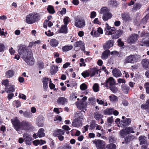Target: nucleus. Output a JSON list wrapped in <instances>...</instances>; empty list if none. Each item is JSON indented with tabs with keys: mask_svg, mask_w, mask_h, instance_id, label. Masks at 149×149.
<instances>
[{
	"mask_svg": "<svg viewBox=\"0 0 149 149\" xmlns=\"http://www.w3.org/2000/svg\"><path fill=\"white\" fill-rule=\"evenodd\" d=\"M11 123L14 128L18 132L22 130H28L31 127V124L26 121L20 122L17 118L11 120Z\"/></svg>",
	"mask_w": 149,
	"mask_h": 149,
	"instance_id": "1",
	"label": "nucleus"
},
{
	"mask_svg": "<svg viewBox=\"0 0 149 149\" xmlns=\"http://www.w3.org/2000/svg\"><path fill=\"white\" fill-rule=\"evenodd\" d=\"M40 15L39 14L31 13L26 16V21L28 24H32L40 19Z\"/></svg>",
	"mask_w": 149,
	"mask_h": 149,
	"instance_id": "2",
	"label": "nucleus"
},
{
	"mask_svg": "<svg viewBox=\"0 0 149 149\" xmlns=\"http://www.w3.org/2000/svg\"><path fill=\"white\" fill-rule=\"evenodd\" d=\"M75 26L79 28H83L86 25V22L84 19L77 17L75 19Z\"/></svg>",
	"mask_w": 149,
	"mask_h": 149,
	"instance_id": "3",
	"label": "nucleus"
},
{
	"mask_svg": "<svg viewBox=\"0 0 149 149\" xmlns=\"http://www.w3.org/2000/svg\"><path fill=\"white\" fill-rule=\"evenodd\" d=\"M97 149H103L105 145V142L100 139H95L93 141Z\"/></svg>",
	"mask_w": 149,
	"mask_h": 149,
	"instance_id": "4",
	"label": "nucleus"
},
{
	"mask_svg": "<svg viewBox=\"0 0 149 149\" xmlns=\"http://www.w3.org/2000/svg\"><path fill=\"white\" fill-rule=\"evenodd\" d=\"M141 58L139 56H127L125 60V63H134L139 61Z\"/></svg>",
	"mask_w": 149,
	"mask_h": 149,
	"instance_id": "5",
	"label": "nucleus"
},
{
	"mask_svg": "<svg viewBox=\"0 0 149 149\" xmlns=\"http://www.w3.org/2000/svg\"><path fill=\"white\" fill-rule=\"evenodd\" d=\"M22 58L29 65L32 66L34 63V59L33 56H22Z\"/></svg>",
	"mask_w": 149,
	"mask_h": 149,
	"instance_id": "6",
	"label": "nucleus"
},
{
	"mask_svg": "<svg viewBox=\"0 0 149 149\" xmlns=\"http://www.w3.org/2000/svg\"><path fill=\"white\" fill-rule=\"evenodd\" d=\"M23 137L27 145H30L32 140L31 135L28 133L25 132L23 134Z\"/></svg>",
	"mask_w": 149,
	"mask_h": 149,
	"instance_id": "7",
	"label": "nucleus"
},
{
	"mask_svg": "<svg viewBox=\"0 0 149 149\" xmlns=\"http://www.w3.org/2000/svg\"><path fill=\"white\" fill-rule=\"evenodd\" d=\"M138 35L136 34H133L129 37L127 42L130 44H134L138 40Z\"/></svg>",
	"mask_w": 149,
	"mask_h": 149,
	"instance_id": "8",
	"label": "nucleus"
},
{
	"mask_svg": "<svg viewBox=\"0 0 149 149\" xmlns=\"http://www.w3.org/2000/svg\"><path fill=\"white\" fill-rule=\"evenodd\" d=\"M18 52L19 55H23L26 53L27 47L25 45H20L17 46Z\"/></svg>",
	"mask_w": 149,
	"mask_h": 149,
	"instance_id": "9",
	"label": "nucleus"
},
{
	"mask_svg": "<svg viewBox=\"0 0 149 149\" xmlns=\"http://www.w3.org/2000/svg\"><path fill=\"white\" fill-rule=\"evenodd\" d=\"M72 125L73 127L78 128L82 126V121L78 118H75L74 120L72 123Z\"/></svg>",
	"mask_w": 149,
	"mask_h": 149,
	"instance_id": "10",
	"label": "nucleus"
},
{
	"mask_svg": "<svg viewBox=\"0 0 149 149\" xmlns=\"http://www.w3.org/2000/svg\"><path fill=\"white\" fill-rule=\"evenodd\" d=\"M110 54L111 55L115 56H117L118 55V53L116 51L112 52L110 53V51L109 50L105 51L102 54V56H109Z\"/></svg>",
	"mask_w": 149,
	"mask_h": 149,
	"instance_id": "11",
	"label": "nucleus"
},
{
	"mask_svg": "<svg viewBox=\"0 0 149 149\" xmlns=\"http://www.w3.org/2000/svg\"><path fill=\"white\" fill-rule=\"evenodd\" d=\"M87 99V97L86 96H85L82 99V101L83 102L82 104L80 105H77V107L78 108L80 109H85H85L87 106L86 102H85L84 101L86 100Z\"/></svg>",
	"mask_w": 149,
	"mask_h": 149,
	"instance_id": "12",
	"label": "nucleus"
},
{
	"mask_svg": "<svg viewBox=\"0 0 149 149\" xmlns=\"http://www.w3.org/2000/svg\"><path fill=\"white\" fill-rule=\"evenodd\" d=\"M139 140L140 142V145H144L148 146V144L147 143V139L144 136H140L139 138Z\"/></svg>",
	"mask_w": 149,
	"mask_h": 149,
	"instance_id": "13",
	"label": "nucleus"
},
{
	"mask_svg": "<svg viewBox=\"0 0 149 149\" xmlns=\"http://www.w3.org/2000/svg\"><path fill=\"white\" fill-rule=\"evenodd\" d=\"M115 83L114 79L112 77H110L107 79L105 84L107 87H110L112 85H114Z\"/></svg>",
	"mask_w": 149,
	"mask_h": 149,
	"instance_id": "14",
	"label": "nucleus"
},
{
	"mask_svg": "<svg viewBox=\"0 0 149 149\" xmlns=\"http://www.w3.org/2000/svg\"><path fill=\"white\" fill-rule=\"evenodd\" d=\"M131 121V119L128 118H126L124 121L123 120H122L120 122V126L122 127L129 125L130 124Z\"/></svg>",
	"mask_w": 149,
	"mask_h": 149,
	"instance_id": "15",
	"label": "nucleus"
},
{
	"mask_svg": "<svg viewBox=\"0 0 149 149\" xmlns=\"http://www.w3.org/2000/svg\"><path fill=\"white\" fill-rule=\"evenodd\" d=\"M99 72H101L100 70V69H98L96 68H91L90 69V70H89L90 76L91 77L94 76L97 74H98Z\"/></svg>",
	"mask_w": 149,
	"mask_h": 149,
	"instance_id": "16",
	"label": "nucleus"
},
{
	"mask_svg": "<svg viewBox=\"0 0 149 149\" xmlns=\"http://www.w3.org/2000/svg\"><path fill=\"white\" fill-rule=\"evenodd\" d=\"M84 45V43L83 42L81 41H79L75 42L74 46L75 47H79L81 49L84 50H85Z\"/></svg>",
	"mask_w": 149,
	"mask_h": 149,
	"instance_id": "17",
	"label": "nucleus"
},
{
	"mask_svg": "<svg viewBox=\"0 0 149 149\" xmlns=\"http://www.w3.org/2000/svg\"><path fill=\"white\" fill-rule=\"evenodd\" d=\"M15 86L13 85L10 84L8 85L5 88V91L7 93H9L10 92H14L15 90Z\"/></svg>",
	"mask_w": 149,
	"mask_h": 149,
	"instance_id": "18",
	"label": "nucleus"
},
{
	"mask_svg": "<svg viewBox=\"0 0 149 149\" xmlns=\"http://www.w3.org/2000/svg\"><path fill=\"white\" fill-rule=\"evenodd\" d=\"M57 102L59 104L64 105L67 102V100L64 97H60L58 99Z\"/></svg>",
	"mask_w": 149,
	"mask_h": 149,
	"instance_id": "19",
	"label": "nucleus"
},
{
	"mask_svg": "<svg viewBox=\"0 0 149 149\" xmlns=\"http://www.w3.org/2000/svg\"><path fill=\"white\" fill-rule=\"evenodd\" d=\"M141 63L144 68L147 69L149 68V60L148 59H143L141 61Z\"/></svg>",
	"mask_w": 149,
	"mask_h": 149,
	"instance_id": "20",
	"label": "nucleus"
},
{
	"mask_svg": "<svg viewBox=\"0 0 149 149\" xmlns=\"http://www.w3.org/2000/svg\"><path fill=\"white\" fill-rule=\"evenodd\" d=\"M122 19L125 22L129 21L131 20V18L128 13H124L121 15Z\"/></svg>",
	"mask_w": 149,
	"mask_h": 149,
	"instance_id": "21",
	"label": "nucleus"
},
{
	"mask_svg": "<svg viewBox=\"0 0 149 149\" xmlns=\"http://www.w3.org/2000/svg\"><path fill=\"white\" fill-rule=\"evenodd\" d=\"M123 33V31L122 30H118L115 32V34L112 36V38L113 39H117L121 36Z\"/></svg>",
	"mask_w": 149,
	"mask_h": 149,
	"instance_id": "22",
	"label": "nucleus"
},
{
	"mask_svg": "<svg viewBox=\"0 0 149 149\" xmlns=\"http://www.w3.org/2000/svg\"><path fill=\"white\" fill-rule=\"evenodd\" d=\"M113 42L112 40H110L107 41L106 43L103 45L104 49H109L113 45Z\"/></svg>",
	"mask_w": 149,
	"mask_h": 149,
	"instance_id": "23",
	"label": "nucleus"
},
{
	"mask_svg": "<svg viewBox=\"0 0 149 149\" xmlns=\"http://www.w3.org/2000/svg\"><path fill=\"white\" fill-rule=\"evenodd\" d=\"M112 16V15L110 13H107L103 14L102 19L104 21H107L109 19H110Z\"/></svg>",
	"mask_w": 149,
	"mask_h": 149,
	"instance_id": "24",
	"label": "nucleus"
},
{
	"mask_svg": "<svg viewBox=\"0 0 149 149\" xmlns=\"http://www.w3.org/2000/svg\"><path fill=\"white\" fill-rule=\"evenodd\" d=\"M113 75L115 77H120L122 73L118 69L115 68L112 71Z\"/></svg>",
	"mask_w": 149,
	"mask_h": 149,
	"instance_id": "25",
	"label": "nucleus"
},
{
	"mask_svg": "<svg viewBox=\"0 0 149 149\" xmlns=\"http://www.w3.org/2000/svg\"><path fill=\"white\" fill-rule=\"evenodd\" d=\"M59 43L58 41L55 39H52L50 40L49 44L51 46L53 47H57Z\"/></svg>",
	"mask_w": 149,
	"mask_h": 149,
	"instance_id": "26",
	"label": "nucleus"
},
{
	"mask_svg": "<svg viewBox=\"0 0 149 149\" xmlns=\"http://www.w3.org/2000/svg\"><path fill=\"white\" fill-rule=\"evenodd\" d=\"M44 119L42 117L38 118L36 120L37 124V125L40 127H42L43 125Z\"/></svg>",
	"mask_w": 149,
	"mask_h": 149,
	"instance_id": "27",
	"label": "nucleus"
},
{
	"mask_svg": "<svg viewBox=\"0 0 149 149\" xmlns=\"http://www.w3.org/2000/svg\"><path fill=\"white\" fill-rule=\"evenodd\" d=\"M15 74L14 71L12 70H9L5 73V76L7 78H10L12 77Z\"/></svg>",
	"mask_w": 149,
	"mask_h": 149,
	"instance_id": "28",
	"label": "nucleus"
},
{
	"mask_svg": "<svg viewBox=\"0 0 149 149\" xmlns=\"http://www.w3.org/2000/svg\"><path fill=\"white\" fill-rule=\"evenodd\" d=\"M65 132L63 130L59 129L56 130L53 134V135L55 136H58L62 135L64 134Z\"/></svg>",
	"mask_w": 149,
	"mask_h": 149,
	"instance_id": "29",
	"label": "nucleus"
},
{
	"mask_svg": "<svg viewBox=\"0 0 149 149\" xmlns=\"http://www.w3.org/2000/svg\"><path fill=\"white\" fill-rule=\"evenodd\" d=\"M67 31V27L64 25L62 26L59 29V32L60 33H66L68 32Z\"/></svg>",
	"mask_w": 149,
	"mask_h": 149,
	"instance_id": "30",
	"label": "nucleus"
},
{
	"mask_svg": "<svg viewBox=\"0 0 149 149\" xmlns=\"http://www.w3.org/2000/svg\"><path fill=\"white\" fill-rule=\"evenodd\" d=\"M73 46L72 45H69L62 47V50L63 52H67L72 49Z\"/></svg>",
	"mask_w": 149,
	"mask_h": 149,
	"instance_id": "31",
	"label": "nucleus"
},
{
	"mask_svg": "<svg viewBox=\"0 0 149 149\" xmlns=\"http://www.w3.org/2000/svg\"><path fill=\"white\" fill-rule=\"evenodd\" d=\"M33 143L34 145L37 146L38 145H41L45 143V141L42 140H36L33 141Z\"/></svg>",
	"mask_w": 149,
	"mask_h": 149,
	"instance_id": "32",
	"label": "nucleus"
},
{
	"mask_svg": "<svg viewBox=\"0 0 149 149\" xmlns=\"http://www.w3.org/2000/svg\"><path fill=\"white\" fill-rule=\"evenodd\" d=\"M58 70V67L57 66L52 65L51 66L50 72L52 74H55Z\"/></svg>",
	"mask_w": 149,
	"mask_h": 149,
	"instance_id": "33",
	"label": "nucleus"
},
{
	"mask_svg": "<svg viewBox=\"0 0 149 149\" xmlns=\"http://www.w3.org/2000/svg\"><path fill=\"white\" fill-rule=\"evenodd\" d=\"M44 129L42 128H41L39 130L37 135L39 137H41L45 136V134L44 132Z\"/></svg>",
	"mask_w": 149,
	"mask_h": 149,
	"instance_id": "34",
	"label": "nucleus"
},
{
	"mask_svg": "<svg viewBox=\"0 0 149 149\" xmlns=\"http://www.w3.org/2000/svg\"><path fill=\"white\" fill-rule=\"evenodd\" d=\"M134 138V136L132 135H129L126 137L124 139V141L125 143H127L130 141L133 140Z\"/></svg>",
	"mask_w": 149,
	"mask_h": 149,
	"instance_id": "35",
	"label": "nucleus"
},
{
	"mask_svg": "<svg viewBox=\"0 0 149 149\" xmlns=\"http://www.w3.org/2000/svg\"><path fill=\"white\" fill-rule=\"evenodd\" d=\"M141 45L142 46H146L148 47L149 46V39H143L142 40Z\"/></svg>",
	"mask_w": 149,
	"mask_h": 149,
	"instance_id": "36",
	"label": "nucleus"
},
{
	"mask_svg": "<svg viewBox=\"0 0 149 149\" xmlns=\"http://www.w3.org/2000/svg\"><path fill=\"white\" fill-rule=\"evenodd\" d=\"M122 90L123 92L125 94H126L128 93L129 87L126 85H123L122 86Z\"/></svg>",
	"mask_w": 149,
	"mask_h": 149,
	"instance_id": "37",
	"label": "nucleus"
},
{
	"mask_svg": "<svg viewBox=\"0 0 149 149\" xmlns=\"http://www.w3.org/2000/svg\"><path fill=\"white\" fill-rule=\"evenodd\" d=\"M47 24L48 26L50 27L53 25V23L51 21H47V20L46 19L44 23V27L45 28H46L47 26Z\"/></svg>",
	"mask_w": 149,
	"mask_h": 149,
	"instance_id": "38",
	"label": "nucleus"
},
{
	"mask_svg": "<svg viewBox=\"0 0 149 149\" xmlns=\"http://www.w3.org/2000/svg\"><path fill=\"white\" fill-rule=\"evenodd\" d=\"M113 108L107 109L104 111V113L105 115H110L113 113Z\"/></svg>",
	"mask_w": 149,
	"mask_h": 149,
	"instance_id": "39",
	"label": "nucleus"
},
{
	"mask_svg": "<svg viewBox=\"0 0 149 149\" xmlns=\"http://www.w3.org/2000/svg\"><path fill=\"white\" fill-rule=\"evenodd\" d=\"M74 117L78 119H83V116L81 112L77 111L74 114Z\"/></svg>",
	"mask_w": 149,
	"mask_h": 149,
	"instance_id": "40",
	"label": "nucleus"
},
{
	"mask_svg": "<svg viewBox=\"0 0 149 149\" xmlns=\"http://www.w3.org/2000/svg\"><path fill=\"white\" fill-rule=\"evenodd\" d=\"M49 78H44L42 81L43 86L45 89L47 88L48 87V82L49 81Z\"/></svg>",
	"mask_w": 149,
	"mask_h": 149,
	"instance_id": "41",
	"label": "nucleus"
},
{
	"mask_svg": "<svg viewBox=\"0 0 149 149\" xmlns=\"http://www.w3.org/2000/svg\"><path fill=\"white\" fill-rule=\"evenodd\" d=\"M142 109H147L149 108V99L147 100L146 104H143L141 106Z\"/></svg>",
	"mask_w": 149,
	"mask_h": 149,
	"instance_id": "42",
	"label": "nucleus"
},
{
	"mask_svg": "<svg viewBox=\"0 0 149 149\" xmlns=\"http://www.w3.org/2000/svg\"><path fill=\"white\" fill-rule=\"evenodd\" d=\"M109 12V10L106 7H104L102 8L100 11L101 14H105Z\"/></svg>",
	"mask_w": 149,
	"mask_h": 149,
	"instance_id": "43",
	"label": "nucleus"
},
{
	"mask_svg": "<svg viewBox=\"0 0 149 149\" xmlns=\"http://www.w3.org/2000/svg\"><path fill=\"white\" fill-rule=\"evenodd\" d=\"M13 104L14 107L17 108L20 107L21 105V102L17 100L13 101Z\"/></svg>",
	"mask_w": 149,
	"mask_h": 149,
	"instance_id": "44",
	"label": "nucleus"
},
{
	"mask_svg": "<svg viewBox=\"0 0 149 149\" xmlns=\"http://www.w3.org/2000/svg\"><path fill=\"white\" fill-rule=\"evenodd\" d=\"M109 98L110 101L111 102H115L118 100L117 97L113 94L109 96Z\"/></svg>",
	"mask_w": 149,
	"mask_h": 149,
	"instance_id": "45",
	"label": "nucleus"
},
{
	"mask_svg": "<svg viewBox=\"0 0 149 149\" xmlns=\"http://www.w3.org/2000/svg\"><path fill=\"white\" fill-rule=\"evenodd\" d=\"M125 129L127 134L130 133H134V132L133 130V128L132 127H128L125 128Z\"/></svg>",
	"mask_w": 149,
	"mask_h": 149,
	"instance_id": "46",
	"label": "nucleus"
},
{
	"mask_svg": "<svg viewBox=\"0 0 149 149\" xmlns=\"http://www.w3.org/2000/svg\"><path fill=\"white\" fill-rule=\"evenodd\" d=\"M127 134L125 128L123 129L120 132V136L122 138H124L126 135Z\"/></svg>",
	"mask_w": 149,
	"mask_h": 149,
	"instance_id": "47",
	"label": "nucleus"
},
{
	"mask_svg": "<svg viewBox=\"0 0 149 149\" xmlns=\"http://www.w3.org/2000/svg\"><path fill=\"white\" fill-rule=\"evenodd\" d=\"M47 9L48 11L50 13L53 14L55 12L54 8L52 6H48Z\"/></svg>",
	"mask_w": 149,
	"mask_h": 149,
	"instance_id": "48",
	"label": "nucleus"
},
{
	"mask_svg": "<svg viewBox=\"0 0 149 149\" xmlns=\"http://www.w3.org/2000/svg\"><path fill=\"white\" fill-rule=\"evenodd\" d=\"M141 5L139 3H136L134 4L133 8H132L133 10H136L140 9L141 7Z\"/></svg>",
	"mask_w": 149,
	"mask_h": 149,
	"instance_id": "49",
	"label": "nucleus"
},
{
	"mask_svg": "<svg viewBox=\"0 0 149 149\" xmlns=\"http://www.w3.org/2000/svg\"><path fill=\"white\" fill-rule=\"evenodd\" d=\"M106 147L108 149H116V146L113 143H110L107 145Z\"/></svg>",
	"mask_w": 149,
	"mask_h": 149,
	"instance_id": "50",
	"label": "nucleus"
},
{
	"mask_svg": "<svg viewBox=\"0 0 149 149\" xmlns=\"http://www.w3.org/2000/svg\"><path fill=\"white\" fill-rule=\"evenodd\" d=\"M91 34L92 36H93L94 37H98L100 35V33H98L97 31L93 30L91 33Z\"/></svg>",
	"mask_w": 149,
	"mask_h": 149,
	"instance_id": "51",
	"label": "nucleus"
},
{
	"mask_svg": "<svg viewBox=\"0 0 149 149\" xmlns=\"http://www.w3.org/2000/svg\"><path fill=\"white\" fill-rule=\"evenodd\" d=\"M116 30L115 28L112 27L111 28V29L109 31H107L106 33V34L109 35H112L115 32Z\"/></svg>",
	"mask_w": 149,
	"mask_h": 149,
	"instance_id": "52",
	"label": "nucleus"
},
{
	"mask_svg": "<svg viewBox=\"0 0 149 149\" xmlns=\"http://www.w3.org/2000/svg\"><path fill=\"white\" fill-rule=\"evenodd\" d=\"M96 124L95 123V121H92L91 122L90 125V129L92 130L95 127Z\"/></svg>",
	"mask_w": 149,
	"mask_h": 149,
	"instance_id": "53",
	"label": "nucleus"
},
{
	"mask_svg": "<svg viewBox=\"0 0 149 149\" xmlns=\"http://www.w3.org/2000/svg\"><path fill=\"white\" fill-rule=\"evenodd\" d=\"M94 117L96 120H99L102 119L103 116L98 113H96L94 114Z\"/></svg>",
	"mask_w": 149,
	"mask_h": 149,
	"instance_id": "54",
	"label": "nucleus"
},
{
	"mask_svg": "<svg viewBox=\"0 0 149 149\" xmlns=\"http://www.w3.org/2000/svg\"><path fill=\"white\" fill-rule=\"evenodd\" d=\"M99 85L97 83L95 84L93 86V88L95 92H96L99 91Z\"/></svg>",
	"mask_w": 149,
	"mask_h": 149,
	"instance_id": "55",
	"label": "nucleus"
},
{
	"mask_svg": "<svg viewBox=\"0 0 149 149\" xmlns=\"http://www.w3.org/2000/svg\"><path fill=\"white\" fill-rule=\"evenodd\" d=\"M82 76L84 78L88 77L90 75L89 70H86L82 73Z\"/></svg>",
	"mask_w": 149,
	"mask_h": 149,
	"instance_id": "56",
	"label": "nucleus"
},
{
	"mask_svg": "<svg viewBox=\"0 0 149 149\" xmlns=\"http://www.w3.org/2000/svg\"><path fill=\"white\" fill-rule=\"evenodd\" d=\"M110 90L113 93H115L118 91V89L114 85L109 87Z\"/></svg>",
	"mask_w": 149,
	"mask_h": 149,
	"instance_id": "57",
	"label": "nucleus"
},
{
	"mask_svg": "<svg viewBox=\"0 0 149 149\" xmlns=\"http://www.w3.org/2000/svg\"><path fill=\"white\" fill-rule=\"evenodd\" d=\"M2 84L5 86V87L10 85L9 84V81L8 79L3 80L2 81Z\"/></svg>",
	"mask_w": 149,
	"mask_h": 149,
	"instance_id": "58",
	"label": "nucleus"
},
{
	"mask_svg": "<svg viewBox=\"0 0 149 149\" xmlns=\"http://www.w3.org/2000/svg\"><path fill=\"white\" fill-rule=\"evenodd\" d=\"M107 122L109 124L110 126H111V124L113 122V116L108 117L107 119Z\"/></svg>",
	"mask_w": 149,
	"mask_h": 149,
	"instance_id": "59",
	"label": "nucleus"
},
{
	"mask_svg": "<svg viewBox=\"0 0 149 149\" xmlns=\"http://www.w3.org/2000/svg\"><path fill=\"white\" fill-rule=\"evenodd\" d=\"M25 55L26 56H32L33 54L31 49H27L26 52V53H25Z\"/></svg>",
	"mask_w": 149,
	"mask_h": 149,
	"instance_id": "60",
	"label": "nucleus"
},
{
	"mask_svg": "<svg viewBox=\"0 0 149 149\" xmlns=\"http://www.w3.org/2000/svg\"><path fill=\"white\" fill-rule=\"evenodd\" d=\"M80 88L82 90H84L87 88V86L85 83L82 84L80 85Z\"/></svg>",
	"mask_w": 149,
	"mask_h": 149,
	"instance_id": "61",
	"label": "nucleus"
},
{
	"mask_svg": "<svg viewBox=\"0 0 149 149\" xmlns=\"http://www.w3.org/2000/svg\"><path fill=\"white\" fill-rule=\"evenodd\" d=\"M69 22V17H66L63 19V22L64 25L67 26Z\"/></svg>",
	"mask_w": 149,
	"mask_h": 149,
	"instance_id": "62",
	"label": "nucleus"
},
{
	"mask_svg": "<svg viewBox=\"0 0 149 149\" xmlns=\"http://www.w3.org/2000/svg\"><path fill=\"white\" fill-rule=\"evenodd\" d=\"M147 16H146L142 20L141 23L142 24H146L147 22L148 18H147Z\"/></svg>",
	"mask_w": 149,
	"mask_h": 149,
	"instance_id": "63",
	"label": "nucleus"
},
{
	"mask_svg": "<svg viewBox=\"0 0 149 149\" xmlns=\"http://www.w3.org/2000/svg\"><path fill=\"white\" fill-rule=\"evenodd\" d=\"M5 49V46L3 44L0 43V52L4 51Z\"/></svg>",
	"mask_w": 149,
	"mask_h": 149,
	"instance_id": "64",
	"label": "nucleus"
}]
</instances>
